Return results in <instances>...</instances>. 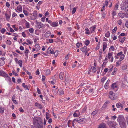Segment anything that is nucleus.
Wrapping results in <instances>:
<instances>
[{
	"mask_svg": "<svg viewBox=\"0 0 128 128\" xmlns=\"http://www.w3.org/2000/svg\"><path fill=\"white\" fill-rule=\"evenodd\" d=\"M4 60V58H0V65L1 66H2L5 64Z\"/></svg>",
	"mask_w": 128,
	"mask_h": 128,
	"instance_id": "17",
	"label": "nucleus"
},
{
	"mask_svg": "<svg viewBox=\"0 0 128 128\" xmlns=\"http://www.w3.org/2000/svg\"><path fill=\"white\" fill-rule=\"evenodd\" d=\"M116 107L118 108H120L121 109L123 108L124 106L120 102H118L116 104Z\"/></svg>",
	"mask_w": 128,
	"mask_h": 128,
	"instance_id": "13",
	"label": "nucleus"
},
{
	"mask_svg": "<svg viewBox=\"0 0 128 128\" xmlns=\"http://www.w3.org/2000/svg\"><path fill=\"white\" fill-rule=\"evenodd\" d=\"M29 32L31 34H32L34 31V29L32 28H30L29 30Z\"/></svg>",
	"mask_w": 128,
	"mask_h": 128,
	"instance_id": "44",
	"label": "nucleus"
},
{
	"mask_svg": "<svg viewBox=\"0 0 128 128\" xmlns=\"http://www.w3.org/2000/svg\"><path fill=\"white\" fill-rule=\"evenodd\" d=\"M125 8H124V10L126 12H128V4L125 5Z\"/></svg>",
	"mask_w": 128,
	"mask_h": 128,
	"instance_id": "32",
	"label": "nucleus"
},
{
	"mask_svg": "<svg viewBox=\"0 0 128 128\" xmlns=\"http://www.w3.org/2000/svg\"><path fill=\"white\" fill-rule=\"evenodd\" d=\"M114 96V94L113 95H110L109 96V98L111 100H114L115 99Z\"/></svg>",
	"mask_w": 128,
	"mask_h": 128,
	"instance_id": "33",
	"label": "nucleus"
},
{
	"mask_svg": "<svg viewBox=\"0 0 128 128\" xmlns=\"http://www.w3.org/2000/svg\"><path fill=\"white\" fill-rule=\"evenodd\" d=\"M17 15V14L15 13V12H13L12 14V17H14L16 16Z\"/></svg>",
	"mask_w": 128,
	"mask_h": 128,
	"instance_id": "64",
	"label": "nucleus"
},
{
	"mask_svg": "<svg viewBox=\"0 0 128 128\" xmlns=\"http://www.w3.org/2000/svg\"><path fill=\"white\" fill-rule=\"evenodd\" d=\"M122 4L123 5L128 4V0H124V1L122 2Z\"/></svg>",
	"mask_w": 128,
	"mask_h": 128,
	"instance_id": "31",
	"label": "nucleus"
},
{
	"mask_svg": "<svg viewBox=\"0 0 128 128\" xmlns=\"http://www.w3.org/2000/svg\"><path fill=\"white\" fill-rule=\"evenodd\" d=\"M98 112V110H96L95 111L91 113V115L92 116H94Z\"/></svg>",
	"mask_w": 128,
	"mask_h": 128,
	"instance_id": "36",
	"label": "nucleus"
},
{
	"mask_svg": "<svg viewBox=\"0 0 128 128\" xmlns=\"http://www.w3.org/2000/svg\"><path fill=\"white\" fill-rule=\"evenodd\" d=\"M26 28H30V24L29 23L27 22L26 23Z\"/></svg>",
	"mask_w": 128,
	"mask_h": 128,
	"instance_id": "51",
	"label": "nucleus"
},
{
	"mask_svg": "<svg viewBox=\"0 0 128 128\" xmlns=\"http://www.w3.org/2000/svg\"><path fill=\"white\" fill-rule=\"evenodd\" d=\"M86 120L85 118H82L79 120V123L83 124L86 122Z\"/></svg>",
	"mask_w": 128,
	"mask_h": 128,
	"instance_id": "18",
	"label": "nucleus"
},
{
	"mask_svg": "<svg viewBox=\"0 0 128 128\" xmlns=\"http://www.w3.org/2000/svg\"><path fill=\"white\" fill-rule=\"evenodd\" d=\"M86 47L84 46L83 47L81 48H80V50L83 52H84L86 51Z\"/></svg>",
	"mask_w": 128,
	"mask_h": 128,
	"instance_id": "24",
	"label": "nucleus"
},
{
	"mask_svg": "<svg viewBox=\"0 0 128 128\" xmlns=\"http://www.w3.org/2000/svg\"><path fill=\"white\" fill-rule=\"evenodd\" d=\"M111 88L112 89L114 90L115 92L117 91L118 89V84L116 83L112 84L111 85Z\"/></svg>",
	"mask_w": 128,
	"mask_h": 128,
	"instance_id": "6",
	"label": "nucleus"
},
{
	"mask_svg": "<svg viewBox=\"0 0 128 128\" xmlns=\"http://www.w3.org/2000/svg\"><path fill=\"white\" fill-rule=\"evenodd\" d=\"M6 6L8 8H9L10 6V4L8 2H7L6 4Z\"/></svg>",
	"mask_w": 128,
	"mask_h": 128,
	"instance_id": "58",
	"label": "nucleus"
},
{
	"mask_svg": "<svg viewBox=\"0 0 128 128\" xmlns=\"http://www.w3.org/2000/svg\"><path fill=\"white\" fill-rule=\"evenodd\" d=\"M54 54H55V56H56L58 54V51L57 50L55 51Z\"/></svg>",
	"mask_w": 128,
	"mask_h": 128,
	"instance_id": "56",
	"label": "nucleus"
},
{
	"mask_svg": "<svg viewBox=\"0 0 128 128\" xmlns=\"http://www.w3.org/2000/svg\"><path fill=\"white\" fill-rule=\"evenodd\" d=\"M125 55L123 54L122 52L121 51L117 53L116 55L114 56L115 59H118L119 58V60H122L124 58Z\"/></svg>",
	"mask_w": 128,
	"mask_h": 128,
	"instance_id": "1",
	"label": "nucleus"
},
{
	"mask_svg": "<svg viewBox=\"0 0 128 128\" xmlns=\"http://www.w3.org/2000/svg\"><path fill=\"white\" fill-rule=\"evenodd\" d=\"M97 68L96 66L95 67H92L90 69L88 72V74H91L92 73H94L96 72L97 70Z\"/></svg>",
	"mask_w": 128,
	"mask_h": 128,
	"instance_id": "5",
	"label": "nucleus"
},
{
	"mask_svg": "<svg viewBox=\"0 0 128 128\" xmlns=\"http://www.w3.org/2000/svg\"><path fill=\"white\" fill-rule=\"evenodd\" d=\"M22 60H20L18 62V63L19 64L20 66L21 67H22Z\"/></svg>",
	"mask_w": 128,
	"mask_h": 128,
	"instance_id": "28",
	"label": "nucleus"
},
{
	"mask_svg": "<svg viewBox=\"0 0 128 128\" xmlns=\"http://www.w3.org/2000/svg\"><path fill=\"white\" fill-rule=\"evenodd\" d=\"M106 79V77L105 76L104 77L101 79V81L102 82H104Z\"/></svg>",
	"mask_w": 128,
	"mask_h": 128,
	"instance_id": "53",
	"label": "nucleus"
},
{
	"mask_svg": "<svg viewBox=\"0 0 128 128\" xmlns=\"http://www.w3.org/2000/svg\"><path fill=\"white\" fill-rule=\"evenodd\" d=\"M0 31L2 33L4 34L5 32L6 31V30L5 28H3L0 30Z\"/></svg>",
	"mask_w": 128,
	"mask_h": 128,
	"instance_id": "43",
	"label": "nucleus"
},
{
	"mask_svg": "<svg viewBox=\"0 0 128 128\" xmlns=\"http://www.w3.org/2000/svg\"><path fill=\"white\" fill-rule=\"evenodd\" d=\"M5 15L6 20H8L10 18V16L8 14H6Z\"/></svg>",
	"mask_w": 128,
	"mask_h": 128,
	"instance_id": "37",
	"label": "nucleus"
},
{
	"mask_svg": "<svg viewBox=\"0 0 128 128\" xmlns=\"http://www.w3.org/2000/svg\"><path fill=\"white\" fill-rule=\"evenodd\" d=\"M73 116L74 117H78L79 116L75 112L74 113Z\"/></svg>",
	"mask_w": 128,
	"mask_h": 128,
	"instance_id": "54",
	"label": "nucleus"
},
{
	"mask_svg": "<svg viewBox=\"0 0 128 128\" xmlns=\"http://www.w3.org/2000/svg\"><path fill=\"white\" fill-rule=\"evenodd\" d=\"M125 120L124 117L122 115H120L118 116L117 118V121L119 123L124 121Z\"/></svg>",
	"mask_w": 128,
	"mask_h": 128,
	"instance_id": "4",
	"label": "nucleus"
},
{
	"mask_svg": "<svg viewBox=\"0 0 128 128\" xmlns=\"http://www.w3.org/2000/svg\"><path fill=\"white\" fill-rule=\"evenodd\" d=\"M114 48L113 46H111L110 48L109 49V51H111V50L114 51Z\"/></svg>",
	"mask_w": 128,
	"mask_h": 128,
	"instance_id": "38",
	"label": "nucleus"
},
{
	"mask_svg": "<svg viewBox=\"0 0 128 128\" xmlns=\"http://www.w3.org/2000/svg\"><path fill=\"white\" fill-rule=\"evenodd\" d=\"M64 92L62 90H60L59 92V94L60 95H62L64 94Z\"/></svg>",
	"mask_w": 128,
	"mask_h": 128,
	"instance_id": "47",
	"label": "nucleus"
},
{
	"mask_svg": "<svg viewBox=\"0 0 128 128\" xmlns=\"http://www.w3.org/2000/svg\"><path fill=\"white\" fill-rule=\"evenodd\" d=\"M118 23L119 25H120L121 24L122 22L121 20H119L118 22Z\"/></svg>",
	"mask_w": 128,
	"mask_h": 128,
	"instance_id": "63",
	"label": "nucleus"
},
{
	"mask_svg": "<svg viewBox=\"0 0 128 128\" xmlns=\"http://www.w3.org/2000/svg\"><path fill=\"white\" fill-rule=\"evenodd\" d=\"M87 109V107L86 106H85L84 107V108H83L82 110V113H84L86 110Z\"/></svg>",
	"mask_w": 128,
	"mask_h": 128,
	"instance_id": "49",
	"label": "nucleus"
},
{
	"mask_svg": "<svg viewBox=\"0 0 128 128\" xmlns=\"http://www.w3.org/2000/svg\"><path fill=\"white\" fill-rule=\"evenodd\" d=\"M37 14L38 13L37 11L34 10V11L32 16L33 17L32 19L33 20L36 19V18Z\"/></svg>",
	"mask_w": 128,
	"mask_h": 128,
	"instance_id": "8",
	"label": "nucleus"
},
{
	"mask_svg": "<svg viewBox=\"0 0 128 128\" xmlns=\"http://www.w3.org/2000/svg\"><path fill=\"white\" fill-rule=\"evenodd\" d=\"M118 3H117L115 5L114 7V10H118Z\"/></svg>",
	"mask_w": 128,
	"mask_h": 128,
	"instance_id": "42",
	"label": "nucleus"
},
{
	"mask_svg": "<svg viewBox=\"0 0 128 128\" xmlns=\"http://www.w3.org/2000/svg\"><path fill=\"white\" fill-rule=\"evenodd\" d=\"M12 72L13 74L15 76H17L18 75V74H17V73L15 72V71H12Z\"/></svg>",
	"mask_w": 128,
	"mask_h": 128,
	"instance_id": "61",
	"label": "nucleus"
},
{
	"mask_svg": "<svg viewBox=\"0 0 128 128\" xmlns=\"http://www.w3.org/2000/svg\"><path fill=\"white\" fill-rule=\"evenodd\" d=\"M46 118L47 120H48L49 119L50 117V115L47 112H46Z\"/></svg>",
	"mask_w": 128,
	"mask_h": 128,
	"instance_id": "35",
	"label": "nucleus"
},
{
	"mask_svg": "<svg viewBox=\"0 0 128 128\" xmlns=\"http://www.w3.org/2000/svg\"><path fill=\"white\" fill-rule=\"evenodd\" d=\"M96 27V26L94 25L92 27H91L90 28V34L92 33L93 32H95V30Z\"/></svg>",
	"mask_w": 128,
	"mask_h": 128,
	"instance_id": "10",
	"label": "nucleus"
},
{
	"mask_svg": "<svg viewBox=\"0 0 128 128\" xmlns=\"http://www.w3.org/2000/svg\"><path fill=\"white\" fill-rule=\"evenodd\" d=\"M124 13L122 12H120L118 13V15L122 18H124Z\"/></svg>",
	"mask_w": 128,
	"mask_h": 128,
	"instance_id": "20",
	"label": "nucleus"
},
{
	"mask_svg": "<svg viewBox=\"0 0 128 128\" xmlns=\"http://www.w3.org/2000/svg\"><path fill=\"white\" fill-rule=\"evenodd\" d=\"M50 70H48L46 72V74L48 75L50 74Z\"/></svg>",
	"mask_w": 128,
	"mask_h": 128,
	"instance_id": "52",
	"label": "nucleus"
},
{
	"mask_svg": "<svg viewBox=\"0 0 128 128\" xmlns=\"http://www.w3.org/2000/svg\"><path fill=\"white\" fill-rule=\"evenodd\" d=\"M98 128H108L105 124L102 123L99 125Z\"/></svg>",
	"mask_w": 128,
	"mask_h": 128,
	"instance_id": "12",
	"label": "nucleus"
},
{
	"mask_svg": "<svg viewBox=\"0 0 128 128\" xmlns=\"http://www.w3.org/2000/svg\"><path fill=\"white\" fill-rule=\"evenodd\" d=\"M122 60H118L116 62V66H118L120 65L121 64V61Z\"/></svg>",
	"mask_w": 128,
	"mask_h": 128,
	"instance_id": "29",
	"label": "nucleus"
},
{
	"mask_svg": "<svg viewBox=\"0 0 128 128\" xmlns=\"http://www.w3.org/2000/svg\"><path fill=\"white\" fill-rule=\"evenodd\" d=\"M75 112L76 113V114H78V115L79 116H80V112L78 110H76V111Z\"/></svg>",
	"mask_w": 128,
	"mask_h": 128,
	"instance_id": "60",
	"label": "nucleus"
},
{
	"mask_svg": "<svg viewBox=\"0 0 128 128\" xmlns=\"http://www.w3.org/2000/svg\"><path fill=\"white\" fill-rule=\"evenodd\" d=\"M89 43L90 41L88 40H87L86 41L85 44V45L88 46L89 44Z\"/></svg>",
	"mask_w": 128,
	"mask_h": 128,
	"instance_id": "57",
	"label": "nucleus"
},
{
	"mask_svg": "<svg viewBox=\"0 0 128 128\" xmlns=\"http://www.w3.org/2000/svg\"><path fill=\"white\" fill-rule=\"evenodd\" d=\"M6 43L7 44L10 45L11 44V42L10 40H8L6 41Z\"/></svg>",
	"mask_w": 128,
	"mask_h": 128,
	"instance_id": "50",
	"label": "nucleus"
},
{
	"mask_svg": "<svg viewBox=\"0 0 128 128\" xmlns=\"http://www.w3.org/2000/svg\"><path fill=\"white\" fill-rule=\"evenodd\" d=\"M85 30L86 31V32H85L86 34H90V31L88 28H86L85 29Z\"/></svg>",
	"mask_w": 128,
	"mask_h": 128,
	"instance_id": "27",
	"label": "nucleus"
},
{
	"mask_svg": "<svg viewBox=\"0 0 128 128\" xmlns=\"http://www.w3.org/2000/svg\"><path fill=\"white\" fill-rule=\"evenodd\" d=\"M36 25L37 26V28L39 29H40L43 27L44 26V25L41 22L37 23L36 24Z\"/></svg>",
	"mask_w": 128,
	"mask_h": 128,
	"instance_id": "11",
	"label": "nucleus"
},
{
	"mask_svg": "<svg viewBox=\"0 0 128 128\" xmlns=\"http://www.w3.org/2000/svg\"><path fill=\"white\" fill-rule=\"evenodd\" d=\"M107 124L110 128H114L116 124L115 122L114 121L111 122L110 121H108Z\"/></svg>",
	"mask_w": 128,
	"mask_h": 128,
	"instance_id": "3",
	"label": "nucleus"
},
{
	"mask_svg": "<svg viewBox=\"0 0 128 128\" xmlns=\"http://www.w3.org/2000/svg\"><path fill=\"white\" fill-rule=\"evenodd\" d=\"M76 10V8H74L72 11V14H74Z\"/></svg>",
	"mask_w": 128,
	"mask_h": 128,
	"instance_id": "55",
	"label": "nucleus"
},
{
	"mask_svg": "<svg viewBox=\"0 0 128 128\" xmlns=\"http://www.w3.org/2000/svg\"><path fill=\"white\" fill-rule=\"evenodd\" d=\"M119 124L121 128H126V125L124 121L119 123Z\"/></svg>",
	"mask_w": 128,
	"mask_h": 128,
	"instance_id": "9",
	"label": "nucleus"
},
{
	"mask_svg": "<svg viewBox=\"0 0 128 128\" xmlns=\"http://www.w3.org/2000/svg\"><path fill=\"white\" fill-rule=\"evenodd\" d=\"M110 33L109 32H108L105 34V36L107 38H108L110 36Z\"/></svg>",
	"mask_w": 128,
	"mask_h": 128,
	"instance_id": "40",
	"label": "nucleus"
},
{
	"mask_svg": "<svg viewBox=\"0 0 128 128\" xmlns=\"http://www.w3.org/2000/svg\"><path fill=\"white\" fill-rule=\"evenodd\" d=\"M52 50V48L50 46L48 49L47 52L48 54H49L50 52Z\"/></svg>",
	"mask_w": 128,
	"mask_h": 128,
	"instance_id": "48",
	"label": "nucleus"
},
{
	"mask_svg": "<svg viewBox=\"0 0 128 128\" xmlns=\"http://www.w3.org/2000/svg\"><path fill=\"white\" fill-rule=\"evenodd\" d=\"M29 52V50L28 48H26L25 50L24 51V53L26 54H25V56H27L28 54H27Z\"/></svg>",
	"mask_w": 128,
	"mask_h": 128,
	"instance_id": "41",
	"label": "nucleus"
},
{
	"mask_svg": "<svg viewBox=\"0 0 128 128\" xmlns=\"http://www.w3.org/2000/svg\"><path fill=\"white\" fill-rule=\"evenodd\" d=\"M116 10H114L112 11V14L113 18H114V16H115L116 14Z\"/></svg>",
	"mask_w": 128,
	"mask_h": 128,
	"instance_id": "26",
	"label": "nucleus"
},
{
	"mask_svg": "<svg viewBox=\"0 0 128 128\" xmlns=\"http://www.w3.org/2000/svg\"><path fill=\"white\" fill-rule=\"evenodd\" d=\"M50 25L52 27H56L58 26V22H52Z\"/></svg>",
	"mask_w": 128,
	"mask_h": 128,
	"instance_id": "16",
	"label": "nucleus"
},
{
	"mask_svg": "<svg viewBox=\"0 0 128 128\" xmlns=\"http://www.w3.org/2000/svg\"><path fill=\"white\" fill-rule=\"evenodd\" d=\"M23 12L24 14L26 16H28V12L26 10H24Z\"/></svg>",
	"mask_w": 128,
	"mask_h": 128,
	"instance_id": "45",
	"label": "nucleus"
},
{
	"mask_svg": "<svg viewBox=\"0 0 128 128\" xmlns=\"http://www.w3.org/2000/svg\"><path fill=\"white\" fill-rule=\"evenodd\" d=\"M0 75H1L3 76L6 77L8 76V75L6 74L4 71H3L0 70Z\"/></svg>",
	"mask_w": 128,
	"mask_h": 128,
	"instance_id": "15",
	"label": "nucleus"
},
{
	"mask_svg": "<svg viewBox=\"0 0 128 128\" xmlns=\"http://www.w3.org/2000/svg\"><path fill=\"white\" fill-rule=\"evenodd\" d=\"M22 84V86L24 87V88H25L26 89L29 90L28 87L26 85H25L24 83H23Z\"/></svg>",
	"mask_w": 128,
	"mask_h": 128,
	"instance_id": "34",
	"label": "nucleus"
},
{
	"mask_svg": "<svg viewBox=\"0 0 128 128\" xmlns=\"http://www.w3.org/2000/svg\"><path fill=\"white\" fill-rule=\"evenodd\" d=\"M117 29V28L116 27H115L114 29L112 31V33L114 34L116 32V30Z\"/></svg>",
	"mask_w": 128,
	"mask_h": 128,
	"instance_id": "46",
	"label": "nucleus"
},
{
	"mask_svg": "<svg viewBox=\"0 0 128 128\" xmlns=\"http://www.w3.org/2000/svg\"><path fill=\"white\" fill-rule=\"evenodd\" d=\"M35 48H36V51L40 50V47L38 44H36L35 45Z\"/></svg>",
	"mask_w": 128,
	"mask_h": 128,
	"instance_id": "25",
	"label": "nucleus"
},
{
	"mask_svg": "<svg viewBox=\"0 0 128 128\" xmlns=\"http://www.w3.org/2000/svg\"><path fill=\"white\" fill-rule=\"evenodd\" d=\"M4 108L0 107V113L2 114L4 112Z\"/></svg>",
	"mask_w": 128,
	"mask_h": 128,
	"instance_id": "30",
	"label": "nucleus"
},
{
	"mask_svg": "<svg viewBox=\"0 0 128 128\" xmlns=\"http://www.w3.org/2000/svg\"><path fill=\"white\" fill-rule=\"evenodd\" d=\"M15 10L17 12L19 13L22 11V8L21 5H19L17 8L16 9H15Z\"/></svg>",
	"mask_w": 128,
	"mask_h": 128,
	"instance_id": "7",
	"label": "nucleus"
},
{
	"mask_svg": "<svg viewBox=\"0 0 128 128\" xmlns=\"http://www.w3.org/2000/svg\"><path fill=\"white\" fill-rule=\"evenodd\" d=\"M35 128H42L43 125L42 122L41 121L38 122L37 120H36L35 124Z\"/></svg>",
	"mask_w": 128,
	"mask_h": 128,
	"instance_id": "2",
	"label": "nucleus"
},
{
	"mask_svg": "<svg viewBox=\"0 0 128 128\" xmlns=\"http://www.w3.org/2000/svg\"><path fill=\"white\" fill-rule=\"evenodd\" d=\"M118 38H119V40L121 43L123 44L124 42L125 39V37H120V36H118Z\"/></svg>",
	"mask_w": 128,
	"mask_h": 128,
	"instance_id": "14",
	"label": "nucleus"
},
{
	"mask_svg": "<svg viewBox=\"0 0 128 128\" xmlns=\"http://www.w3.org/2000/svg\"><path fill=\"white\" fill-rule=\"evenodd\" d=\"M106 17V14L105 13L103 12L102 13V18H104Z\"/></svg>",
	"mask_w": 128,
	"mask_h": 128,
	"instance_id": "59",
	"label": "nucleus"
},
{
	"mask_svg": "<svg viewBox=\"0 0 128 128\" xmlns=\"http://www.w3.org/2000/svg\"><path fill=\"white\" fill-rule=\"evenodd\" d=\"M26 41L30 44H32V42L31 40L28 39Z\"/></svg>",
	"mask_w": 128,
	"mask_h": 128,
	"instance_id": "62",
	"label": "nucleus"
},
{
	"mask_svg": "<svg viewBox=\"0 0 128 128\" xmlns=\"http://www.w3.org/2000/svg\"><path fill=\"white\" fill-rule=\"evenodd\" d=\"M112 52L110 53L109 52L108 54V59L110 58L111 57H112Z\"/></svg>",
	"mask_w": 128,
	"mask_h": 128,
	"instance_id": "39",
	"label": "nucleus"
},
{
	"mask_svg": "<svg viewBox=\"0 0 128 128\" xmlns=\"http://www.w3.org/2000/svg\"><path fill=\"white\" fill-rule=\"evenodd\" d=\"M64 75V72H61L60 74L59 78L62 80H63Z\"/></svg>",
	"mask_w": 128,
	"mask_h": 128,
	"instance_id": "23",
	"label": "nucleus"
},
{
	"mask_svg": "<svg viewBox=\"0 0 128 128\" xmlns=\"http://www.w3.org/2000/svg\"><path fill=\"white\" fill-rule=\"evenodd\" d=\"M108 44L106 42H104L103 43V50L104 51L107 47Z\"/></svg>",
	"mask_w": 128,
	"mask_h": 128,
	"instance_id": "19",
	"label": "nucleus"
},
{
	"mask_svg": "<svg viewBox=\"0 0 128 128\" xmlns=\"http://www.w3.org/2000/svg\"><path fill=\"white\" fill-rule=\"evenodd\" d=\"M51 34V33L50 32H47L45 34L44 36L46 38H48L50 36Z\"/></svg>",
	"mask_w": 128,
	"mask_h": 128,
	"instance_id": "21",
	"label": "nucleus"
},
{
	"mask_svg": "<svg viewBox=\"0 0 128 128\" xmlns=\"http://www.w3.org/2000/svg\"><path fill=\"white\" fill-rule=\"evenodd\" d=\"M127 68V66L126 65L123 64L122 66V69L123 70H126Z\"/></svg>",
	"mask_w": 128,
	"mask_h": 128,
	"instance_id": "22",
	"label": "nucleus"
}]
</instances>
